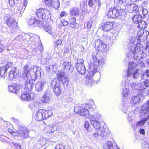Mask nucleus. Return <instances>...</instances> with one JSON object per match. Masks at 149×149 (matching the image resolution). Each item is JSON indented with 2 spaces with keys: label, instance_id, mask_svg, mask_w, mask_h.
Here are the masks:
<instances>
[{
  "label": "nucleus",
  "instance_id": "obj_36",
  "mask_svg": "<svg viewBox=\"0 0 149 149\" xmlns=\"http://www.w3.org/2000/svg\"><path fill=\"white\" fill-rule=\"evenodd\" d=\"M70 26L72 28L74 29L76 28H78V26H77V24L76 23V19L75 18H71L70 19Z\"/></svg>",
  "mask_w": 149,
  "mask_h": 149
},
{
  "label": "nucleus",
  "instance_id": "obj_20",
  "mask_svg": "<svg viewBox=\"0 0 149 149\" xmlns=\"http://www.w3.org/2000/svg\"><path fill=\"white\" fill-rule=\"evenodd\" d=\"M46 82L44 81L38 82L35 85V88L36 91L40 92L42 91L44 87L47 85Z\"/></svg>",
  "mask_w": 149,
  "mask_h": 149
},
{
  "label": "nucleus",
  "instance_id": "obj_43",
  "mask_svg": "<svg viewBox=\"0 0 149 149\" xmlns=\"http://www.w3.org/2000/svg\"><path fill=\"white\" fill-rule=\"evenodd\" d=\"M138 27L140 29H144L147 27V25L145 22L141 20L138 23Z\"/></svg>",
  "mask_w": 149,
  "mask_h": 149
},
{
  "label": "nucleus",
  "instance_id": "obj_12",
  "mask_svg": "<svg viewBox=\"0 0 149 149\" xmlns=\"http://www.w3.org/2000/svg\"><path fill=\"white\" fill-rule=\"evenodd\" d=\"M29 132V131L26 127H20L18 132V136L24 139L28 137Z\"/></svg>",
  "mask_w": 149,
  "mask_h": 149
},
{
  "label": "nucleus",
  "instance_id": "obj_8",
  "mask_svg": "<svg viewBox=\"0 0 149 149\" xmlns=\"http://www.w3.org/2000/svg\"><path fill=\"white\" fill-rule=\"evenodd\" d=\"M119 10L115 8H110L107 13V15L108 17L115 19L118 18L120 19L124 20L125 19V15H120Z\"/></svg>",
  "mask_w": 149,
  "mask_h": 149
},
{
  "label": "nucleus",
  "instance_id": "obj_40",
  "mask_svg": "<svg viewBox=\"0 0 149 149\" xmlns=\"http://www.w3.org/2000/svg\"><path fill=\"white\" fill-rule=\"evenodd\" d=\"M126 79L125 80H123L122 81L121 85L122 86L125 87L126 86L128 85L130 83V81L132 80V79H134L131 77L128 78L127 77V75L126 77Z\"/></svg>",
  "mask_w": 149,
  "mask_h": 149
},
{
  "label": "nucleus",
  "instance_id": "obj_62",
  "mask_svg": "<svg viewBox=\"0 0 149 149\" xmlns=\"http://www.w3.org/2000/svg\"><path fill=\"white\" fill-rule=\"evenodd\" d=\"M13 144L16 147L17 149H21V146L19 144L15 143H14Z\"/></svg>",
  "mask_w": 149,
  "mask_h": 149
},
{
  "label": "nucleus",
  "instance_id": "obj_7",
  "mask_svg": "<svg viewBox=\"0 0 149 149\" xmlns=\"http://www.w3.org/2000/svg\"><path fill=\"white\" fill-rule=\"evenodd\" d=\"M98 65L94 61L91 62L89 64V67L88 70L87 75L93 77L95 74L97 75V79H99L100 78V73L97 72Z\"/></svg>",
  "mask_w": 149,
  "mask_h": 149
},
{
  "label": "nucleus",
  "instance_id": "obj_23",
  "mask_svg": "<svg viewBox=\"0 0 149 149\" xmlns=\"http://www.w3.org/2000/svg\"><path fill=\"white\" fill-rule=\"evenodd\" d=\"M17 68L15 67H13L11 69L8 74V78L10 80H12L15 78L17 75Z\"/></svg>",
  "mask_w": 149,
  "mask_h": 149
},
{
  "label": "nucleus",
  "instance_id": "obj_19",
  "mask_svg": "<svg viewBox=\"0 0 149 149\" xmlns=\"http://www.w3.org/2000/svg\"><path fill=\"white\" fill-rule=\"evenodd\" d=\"M25 80H26L24 84L25 86L24 89L26 91H30L32 89L33 87L34 86H33V83L31 80L30 77H28L27 79Z\"/></svg>",
  "mask_w": 149,
  "mask_h": 149
},
{
  "label": "nucleus",
  "instance_id": "obj_6",
  "mask_svg": "<svg viewBox=\"0 0 149 149\" xmlns=\"http://www.w3.org/2000/svg\"><path fill=\"white\" fill-rule=\"evenodd\" d=\"M28 24L32 27L39 26L40 27H43V29L47 32L48 33L52 35V28L51 27H45L43 22L42 21H39L35 19H29L28 20Z\"/></svg>",
  "mask_w": 149,
  "mask_h": 149
},
{
  "label": "nucleus",
  "instance_id": "obj_13",
  "mask_svg": "<svg viewBox=\"0 0 149 149\" xmlns=\"http://www.w3.org/2000/svg\"><path fill=\"white\" fill-rule=\"evenodd\" d=\"M93 61L100 66L102 67L105 64V58L101 57L100 54H97L95 56H93Z\"/></svg>",
  "mask_w": 149,
  "mask_h": 149
},
{
  "label": "nucleus",
  "instance_id": "obj_56",
  "mask_svg": "<svg viewBox=\"0 0 149 149\" xmlns=\"http://www.w3.org/2000/svg\"><path fill=\"white\" fill-rule=\"evenodd\" d=\"M48 129H51L52 130V133H53L54 131H56L57 130V127L56 125H54L53 127L51 126H48Z\"/></svg>",
  "mask_w": 149,
  "mask_h": 149
},
{
  "label": "nucleus",
  "instance_id": "obj_38",
  "mask_svg": "<svg viewBox=\"0 0 149 149\" xmlns=\"http://www.w3.org/2000/svg\"><path fill=\"white\" fill-rule=\"evenodd\" d=\"M79 9L77 8H73L70 9V13L72 16H77L79 15Z\"/></svg>",
  "mask_w": 149,
  "mask_h": 149
},
{
  "label": "nucleus",
  "instance_id": "obj_3",
  "mask_svg": "<svg viewBox=\"0 0 149 149\" xmlns=\"http://www.w3.org/2000/svg\"><path fill=\"white\" fill-rule=\"evenodd\" d=\"M137 65V63L134 61L129 62V68L127 72L128 78L131 77L135 79L139 78L140 76L139 72V70L136 69Z\"/></svg>",
  "mask_w": 149,
  "mask_h": 149
},
{
  "label": "nucleus",
  "instance_id": "obj_10",
  "mask_svg": "<svg viewBox=\"0 0 149 149\" xmlns=\"http://www.w3.org/2000/svg\"><path fill=\"white\" fill-rule=\"evenodd\" d=\"M95 47L97 51L102 52H107V45L104 43L100 39H97L95 42Z\"/></svg>",
  "mask_w": 149,
  "mask_h": 149
},
{
  "label": "nucleus",
  "instance_id": "obj_54",
  "mask_svg": "<svg viewBox=\"0 0 149 149\" xmlns=\"http://www.w3.org/2000/svg\"><path fill=\"white\" fill-rule=\"evenodd\" d=\"M87 1H84L80 3V6L81 8H86L87 6Z\"/></svg>",
  "mask_w": 149,
  "mask_h": 149
},
{
  "label": "nucleus",
  "instance_id": "obj_5",
  "mask_svg": "<svg viewBox=\"0 0 149 149\" xmlns=\"http://www.w3.org/2000/svg\"><path fill=\"white\" fill-rule=\"evenodd\" d=\"M142 47H141L139 46V44H138L136 46L133 45L129 47V50H130L129 53L127 54V56L129 57L130 55L132 54H136L134 56H133V59L134 60L139 61L141 58L140 54L142 53Z\"/></svg>",
  "mask_w": 149,
  "mask_h": 149
},
{
  "label": "nucleus",
  "instance_id": "obj_29",
  "mask_svg": "<svg viewBox=\"0 0 149 149\" xmlns=\"http://www.w3.org/2000/svg\"><path fill=\"white\" fill-rule=\"evenodd\" d=\"M138 8V6L135 4H128L127 7V10L130 13H132L136 11Z\"/></svg>",
  "mask_w": 149,
  "mask_h": 149
},
{
  "label": "nucleus",
  "instance_id": "obj_46",
  "mask_svg": "<svg viewBox=\"0 0 149 149\" xmlns=\"http://www.w3.org/2000/svg\"><path fill=\"white\" fill-rule=\"evenodd\" d=\"M62 82L64 84H65L67 86L69 84V79L68 77L66 76H65L61 78H60Z\"/></svg>",
  "mask_w": 149,
  "mask_h": 149
},
{
  "label": "nucleus",
  "instance_id": "obj_45",
  "mask_svg": "<svg viewBox=\"0 0 149 149\" xmlns=\"http://www.w3.org/2000/svg\"><path fill=\"white\" fill-rule=\"evenodd\" d=\"M136 38V37H131L130 38V41L132 44H134L131 45V46L130 47L133 45H135L136 46L138 44H139V46H140L141 47H142V45H141L140 43H138L137 44L135 43L136 41L137 40V39Z\"/></svg>",
  "mask_w": 149,
  "mask_h": 149
},
{
  "label": "nucleus",
  "instance_id": "obj_27",
  "mask_svg": "<svg viewBox=\"0 0 149 149\" xmlns=\"http://www.w3.org/2000/svg\"><path fill=\"white\" fill-rule=\"evenodd\" d=\"M20 88V86L17 84H13L8 86V90L9 92L15 93L18 91Z\"/></svg>",
  "mask_w": 149,
  "mask_h": 149
},
{
  "label": "nucleus",
  "instance_id": "obj_57",
  "mask_svg": "<svg viewBox=\"0 0 149 149\" xmlns=\"http://www.w3.org/2000/svg\"><path fill=\"white\" fill-rule=\"evenodd\" d=\"M54 41L55 42V43H54V45L55 47H57L59 45H61L62 42L61 38L58 39V40H55Z\"/></svg>",
  "mask_w": 149,
  "mask_h": 149
},
{
  "label": "nucleus",
  "instance_id": "obj_49",
  "mask_svg": "<svg viewBox=\"0 0 149 149\" xmlns=\"http://www.w3.org/2000/svg\"><path fill=\"white\" fill-rule=\"evenodd\" d=\"M84 127L86 129L88 132H91L92 131V129L91 127H90V125L89 123L87 121L85 122L84 124Z\"/></svg>",
  "mask_w": 149,
  "mask_h": 149
},
{
  "label": "nucleus",
  "instance_id": "obj_47",
  "mask_svg": "<svg viewBox=\"0 0 149 149\" xmlns=\"http://www.w3.org/2000/svg\"><path fill=\"white\" fill-rule=\"evenodd\" d=\"M108 149H120L116 145V146H113L112 143L110 141H108L107 143Z\"/></svg>",
  "mask_w": 149,
  "mask_h": 149
},
{
  "label": "nucleus",
  "instance_id": "obj_59",
  "mask_svg": "<svg viewBox=\"0 0 149 149\" xmlns=\"http://www.w3.org/2000/svg\"><path fill=\"white\" fill-rule=\"evenodd\" d=\"M40 141L41 142V144L42 145H44L47 143L46 139L44 138H41Z\"/></svg>",
  "mask_w": 149,
  "mask_h": 149
},
{
  "label": "nucleus",
  "instance_id": "obj_39",
  "mask_svg": "<svg viewBox=\"0 0 149 149\" xmlns=\"http://www.w3.org/2000/svg\"><path fill=\"white\" fill-rule=\"evenodd\" d=\"M141 98L139 96H135L132 98L131 102L133 105H134L136 103H138L140 102Z\"/></svg>",
  "mask_w": 149,
  "mask_h": 149
},
{
  "label": "nucleus",
  "instance_id": "obj_28",
  "mask_svg": "<svg viewBox=\"0 0 149 149\" xmlns=\"http://www.w3.org/2000/svg\"><path fill=\"white\" fill-rule=\"evenodd\" d=\"M141 85L140 83H133L131 85V86L133 89L138 90L139 92V95H142L141 94V93H142Z\"/></svg>",
  "mask_w": 149,
  "mask_h": 149
},
{
  "label": "nucleus",
  "instance_id": "obj_2",
  "mask_svg": "<svg viewBox=\"0 0 149 149\" xmlns=\"http://www.w3.org/2000/svg\"><path fill=\"white\" fill-rule=\"evenodd\" d=\"M74 111L75 112L78 113L80 116L89 119L91 123L93 124L94 126L96 127L95 123L93 120L94 118L92 116H90L89 112L88 109L83 107L77 106L74 107Z\"/></svg>",
  "mask_w": 149,
  "mask_h": 149
},
{
  "label": "nucleus",
  "instance_id": "obj_55",
  "mask_svg": "<svg viewBox=\"0 0 149 149\" xmlns=\"http://www.w3.org/2000/svg\"><path fill=\"white\" fill-rule=\"evenodd\" d=\"M65 74L66 72L63 70H60L58 72V74L60 78L65 76Z\"/></svg>",
  "mask_w": 149,
  "mask_h": 149
},
{
  "label": "nucleus",
  "instance_id": "obj_25",
  "mask_svg": "<svg viewBox=\"0 0 149 149\" xmlns=\"http://www.w3.org/2000/svg\"><path fill=\"white\" fill-rule=\"evenodd\" d=\"M63 66L64 69L69 72L71 73L73 71L74 68V67L71 65L70 63L68 62H65L63 63Z\"/></svg>",
  "mask_w": 149,
  "mask_h": 149
},
{
  "label": "nucleus",
  "instance_id": "obj_51",
  "mask_svg": "<svg viewBox=\"0 0 149 149\" xmlns=\"http://www.w3.org/2000/svg\"><path fill=\"white\" fill-rule=\"evenodd\" d=\"M93 21L91 19L88 22L87 24V27L88 30V31H90L91 28L93 24Z\"/></svg>",
  "mask_w": 149,
  "mask_h": 149
},
{
  "label": "nucleus",
  "instance_id": "obj_17",
  "mask_svg": "<svg viewBox=\"0 0 149 149\" xmlns=\"http://www.w3.org/2000/svg\"><path fill=\"white\" fill-rule=\"evenodd\" d=\"M93 77L89 75H87V76L85 78V84L87 85L92 86L95 84V82L97 81L99 79H97V77L95 76L93 80L92 78Z\"/></svg>",
  "mask_w": 149,
  "mask_h": 149
},
{
  "label": "nucleus",
  "instance_id": "obj_26",
  "mask_svg": "<svg viewBox=\"0 0 149 149\" xmlns=\"http://www.w3.org/2000/svg\"><path fill=\"white\" fill-rule=\"evenodd\" d=\"M52 94L49 91L47 90L43 96V102L46 103H48L51 101Z\"/></svg>",
  "mask_w": 149,
  "mask_h": 149
},
{
  "label": "nucleus",
  "instance_id": "obj_4",
  "mask_svg": "<svg viewBox=\"0 0 149 149\" xmlns=\"http://www.w3.org/2000/svg\"><path fill=\"white\" fill-rule=\"evenodd\" d=\"M41 68L40 67L36 66H33L27 72L26 75L24 77V79H27L28 77H30L29 76L32 80H36L41 75Z\"/></svg>",
  "mask_w": 149,
  "mask_h": 149
},
{
  "label": "nucleus",
  "instance_id": "obj_63",
  "mask_svg": "<svg viewBox=\"0 0 149 149\" xmlns=\"http://www.w3.org/2000/svg\"><path fill=\"white\" fill-rule=\"evenodd\" d=\"M56 149H65L64 146L61 145H58L56 146Z\"/></svg>",
  "mask_w": 149,
  "mask_h": 149
},
{
  "label": "nucleus",
  "instance_id": "obj_35",
  "mask_svg": "<svg viewBox=\"0 0 149 149\" xmlns=\"http://www.w3.org/2000/svg\"><path fill=\"white\" fill-rule=\"evenodd\" d=\"M42 114L43 119L45 120L51 116L52 114V112L51 110H42Z\"/></svg>",
  "mask_w": 149,
  "mask_h": 149
},
{
  "label": "nucleus",
  "instance_id": "obj_61",
  "mask_svg": "<svg viewBox=\"0 0 149 149\" xmlns=\"http://www.w3.org/2000/svg\"><path fill=\"white\" fill-rule=\"evenodd\" d=\"M41 104L37 101L34 102L33 105L36 108H38L40 106Z\"/></svg>",
  "mask_w": 149,
  "mask_h": 149
},
{
  "label": "nucleus",
  "instance_id": "obj_22",
  "mask_svg": "<svg viewBox=\"0 0 149 149\" xmlns=\"http://www.w3.org/2000/svg\"><path fill=\"white\" fill-rule=\"evenodd\" d=\"M12 65V64L11 63H8L4 66L0 68V78L3 77L5 74L6 71Z\"/></svg>",
  "mask_w": 149,
  "mask_h": 149
},
{
  "label": "nucleus",
  "instance_id": "obj_16",
  "mask_svg": "<svg viewBox=\"0 0 149 149\" xmlns=\"http://www.w3.org/2000/svg\"><path fill=\"white\" fill-rule=\"evenodd\" d=\"M45 3L48 6H52L55 9H57L59 7L58 0H45Z\"/></svg>",
  "mask_w": 149,
  "mask_h": 149
},
{
  "label": "nucleus",
  "instance_id": "obj_1",
  "mask_svg": "<svg viewBox=\"0 0 149 149\" xmlns=\"http://www.w3.org/2000/svg\"><path fill=\"white\" fill-rule=\"evenodd\" d=\"M92 116L94 119L93 120L95 123L96 127L91 123L95 128L93 131V134H91L92 139L93 140H98L101 138H105L109 136V132L107 128L100 127L101 122L102 120L101 115L98 113H95L94 115H90Z\"/></svg>",
  "mask_w": 149,
  "mask_h": 149
},
{
  "label": "nucleus",
  "instance_id": "obj_32",
  "mask_svg": "<svg viewBox=\"0 0 149 149\" xmlns=\"http://www.w3.org/2000/svg\"><path fill=\"white\" fill-rule=\"evenodd\" d=\"M36 36V35H34L31 33L25 34L23 36V39L28 42L31 41H34V38Z\"/></svg>",
  "mask_w": 149,
  "mask_h": 149
},
{
  "label": "nucleus",
  "instance_id": "obj_48",
  "mask_svg": "<svg viewBox=\"0 0 149 149\" xmlns=\"http://www.w3.org/2000/svg\"><path fill=\"white\" fill-rule=\"evenodd\" d=\"M142 147L143 148H149V141H144L142 143Z\"/></svg>",
  "mask_w": 149,
  "mask_h": 149
},
{
  "label": "nucleus",
  "instance_id": "obj_24",
  "mask_svg": "<svg viewBox=\"0 0 149 149\" xmlns=\"http://www.w3.org/2000/svg\"><path fill=\"white\" fill-rule=\"evenodd\" d=\"M76 66L77 71L80 74H84L86 71L84 65L82 64H76Z\"/></svg>",
  "mask_w": 149,
  "mask_h": 149
},
{
  "label": "nucleus",
  "instance_id": "obj_41",
  "mask_svg": "<svg viewBox=\"0 0 149 149\" xmlns=\"http://www.w3.org/2000/svg\"><path fill=\"white\" fill-rule=\"evenodd\" d=\"M48 68H49L50 72H55L57 70V64H53L50 65Z\"/></svg>",
  "mask_w": 149,
  "mask_h": 149
},
{
  "label": "nucleus",
  "instance_id": "obj_31",
  "mask_svg": "<svg viewBox=\"0 0 149 149\" xmlns=\"http://www.w3.org/2000/svg\"><path fill=\"white\" fill-rule=\"evenodd\" d=\"M42 111V109H40L36 113L34 117L37 121H39L44 120Z\"/></svg>",
  "mask_w": 149,
  "mask_h": 149
},
{
  "label": "nucleus",
  "instance_id": "obj_58",
  "mask_svg": "<svg viewBox=\"0 0 149 149\" xmlns=\"http://www.w3.org/2000/svg\"><path fill=\"white\" fill-rule=\"evenodd\" d=\"M24 72L25 73L26 75H26L27 74V72L29 71V67L28 65H26L24 68Z\"/></svg>",
  "mask_w": 149,
  "mask_h": 149
},
{
  "label": "nucleus",
  "instance_id": "obj_11",
  "mask_svg": "<svg viewBox=\"0 0 149 149\" xmlns=\"http://www.w3.org/2000/svg\"><path fill=\"white\" fill-rule=\"evenodd\" d=\"M142 116L149 118V100L143 104L141 108L140 112V116ZM148 124L149 125V120L148 121Z\"/></svg>",
  "mask_w": 149,
  "mask_h": 149
},
{
  "label": "nucleus",
  "instance_id": "obj_34",
  "mask_svg": "<svg viewBox=\"0 0 149 149\" xmlns=\"http://www.w3.org/2000/svg\"><path fill=\"white\" fill-rule=\"evenodd\" d=\"M141 84L142 91L141 94H143L145 93V89L149 86V81L148 80H146L143 82Z\"/></svg>",
  "mask_w": 149,
  "mask_h": 149
},
{
  "label": "nucleus",
  "instance_id": "obj_15",
  "mask_svg": "<svg viewBox=\"0 0 149 149\" xmlns=\"http://www.w3.org/2000/svg\"><path fill=\"white\" fill-rule=\"evenodd\" d=\"M5 19H6L7 25L10 28H14L17 26V23L12 17H8L6 16Z\"/></svg>",
  "mask_w": 149,
  "mask_h": 149
},
{
  "label": "nucleus",
  "instance_id": "obj_9",
  "mask_svg": "<svg viewBox=\"0 0 149 149\" xmlns=\"http://www.w3.org/2000/svg\"><path fill=\"white\" fill-rule=\"evenodd\" d=\"M51 85L53 88L54 93L57 96L61 95L62 90L61 87V84L59 80L57 79H53L51 83Z\"/></svg>",
  "mask_w": 149,
  "mask_h": 149
},
{
  "label": "nucleus",
  "instance_id": "obj_30",
  "mask_svg": "<svg viewBox=\"0 0 149 149\" xmlns=\"http://www.w3.org/2000/svg\"><path fill=\"white\" fill-rule=\"evenodd\" d=\"M44 13L43 17H42L43 20L47 22L48 19L51 17V14L50 10L46 8L44 9Z\"/></svg>",
  "mask_w": 149,
  "mask_h": 149
},
{
  "label": "nucleus",
  "instance_id": "obj_53",
  "mask_svg": "<svg viewBox=\"0 0 149 149\" xmlns=\"http://www.w3.org/2000/svg\"><path fill=\"white\" fill-rule=\"evenodd\" d=\"M23 39V36L22 35H18L15 38L14 40L17 41H20L22 40Z\"/></svg>",
  "mask_w": 149,
  "mask_h": 149
},
{
  "label": "nucleus",
  "instance_id": "obj_52",
  "mask_svg": "<svg viewBox=\"0 0 149 149\" xmlns=\"http://www.w3.org/2000/svg\"><path fill=\"white\" fill-rule=\"evenodd\" d=\"M99 0H89L88 5L90 7H92L94 4L98 2Z\"/></svg>",
  "mask_w": 149,
  "mask_h": 149
},
{
  "label": "nucleus",
  "instance_id": "obj_18",
  "mask_svg": "<svg viewBox=\"0 0 149 149\" xmlns=\"http://www.w3.org/2000/svg\"><path fill=\"white\" fill-rule=\"evenodd\" d=\"M140 117L141 119V120L140 121H139L136 123L135 124L136 126V127H135L134 125H132V127L133 128L135 129H137L138 127H142V126L144 124L147 120H149V118L146 117H145L144 116H140Z\"/></svg>",
  "mask_w": 149,
  "mask_h": 149
},
{
  "label": "nucleus",
  "instance_id": "obj_64",
  "mask_svg": "<svg viewBox=\"0 0 149 149\" xmlns=\"http://www.w3.org/2000/svg\"><path fill=\"white\" fill-rule=\"evenodd\" d=\"M14 0H9V4L10 6H13L14 5L15 3Z\"/></svg>",
  "mask_w": 149,
  "mask_h": 149
},
{
  "label": "nucleus",
  "instance_id": "obj_21",
  "mask_svg": "<svg viewBox=\"0 0 149 149\" xmlns=\"http://www.w3.org/2000/svg\"><path fill=\"white\" fill-rule=\"evenodd\" d=\"M113 23L111 22H105L102 24V27L104 31H108L112 29Z\"/></svg>",
  "mask_w": 149,
  "mask_h": 149
},
{
  "label": "nucleus",
  "instance_id": "obj_14",
  "mask_svg": "<svg viewBox=\"0 0 149 149\" xmlns=\"http://www.w3.org/2000/svg\"><path fill=\"white\" fill-rule=\"evenodd\" d=\"M149 34V32L145 30H141L139 31L137 33L138 40L141 42L146 40Z\"/></svg>",
  "mask_w": 149,
  "mask_h": 149
},
{
  "label": "nucleus",
  "instance_id": "obj_50",
  "mask_svg": "<svg viewBox=\"0 0 149 149\" xmlns=\"http://www.w3.org/2000/svg\"><path fill=\"white\" fill-rule=\"evenodd\" d=\"M129 93V90L126 88H123V90L122 95L123 97H127L128 96Z\"/></svg>",
  "mask_w": 149,
  "mask_h": 149
},
{
  "label": "nucleus",
  "instance_id": "obj_37",
  "mask_svg": "<svg viewBox=\"0 0 149 149\" xmlns=\"http://www.w3.org/2000/svg\"><path fill=\"white\" fill-rule=\"evenodd\" d=\"M23 4L24 5V7H23L22 8L21 7L19 6L18 8H17V9H18V10L17 11H16V13H22L24 10H25L26 7V6L27 5V0H24L23 2Z\"/></svg>",
  "mask_w": 149,
  "mask_h": 149
},
{
  "label": "nucleus",
  "instance_id": "obj_60",
  "mask_svg": "<svg viewBox=\"0 0 149 149\" xmlns=\"http://www.w3.org/2000/svg\"><path fill=\"white\" fill-rule=\"evenodd\" d=\"M86 107L87 108H88L89 109V111H91L93 110V107H92V106L88 104H85Z\"/></svg>",
  "mask_w": 149,
  "mask_h": 149
},
{
  "label": "nucleus",
  "instance_id": "obj_42",
  "mask_svg": "<svg viewBox=\"0 0 149 149\" xmlns=\"http://www.w3.org/2000/svg\"><path fill=\"white\" fill-rule=\"evenodd\" d=\"M44 8H40L37 10L36 13L38 17L39 18H42L43 17Z\"/></svg>",
  "mask_w": 149,
  "mask_h": 149
},
{
  "label": "nucleus",
  "instance_id": "obj_44",
  "mask_svg": "<svg viewBox=\"0 0 149 149\" xmlns=\"http://www.w3.org/2000/svg\"><path fill=\"white\" fill-rule=\"evenodd\" d=\"M141 19V17L140 16L136 15L134 16L132 18V21L135 24L138 23L139 21Z\"/></svg>",
  "mask_w": 149,
  "mask_h": 149
},
{
  "label": "nucleus",
  "instance_id": "obj_33",
  "mask_svg": "<svg viewBox=\"0 0 149 149\" xmlns=\"http://www.w3.org/2000/svg\"><path fill=\"white\" fill-rule=\"evenodd\" d=\"M21 98L22 100L25 101H29L30 100H33V99L29 94L26 92H25L22 94Z\"/></svg>",
  "mask_w": 149,
  "mask_h": 149
}]
</instances>
